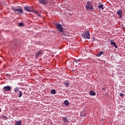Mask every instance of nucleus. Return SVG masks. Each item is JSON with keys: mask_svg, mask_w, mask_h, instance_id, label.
I'll return each instance as SVG.
<instances>
[{"mask_svg": "<svg viewBox=\"0 0 125 125\" xmlns=\"http://www.w3.org/2000/svg\"><path fill=\"white\" fill-rule=\"evenodd\" d=\"M24 9L27 12H33L35 14H37V16H41V15L38 13L37 11H35L33 8H32V7L24 6Z\"/></svg>", "mask_w": 125, "mask_h": 125, "instance_id": "f257e3e1", "label": "nucleus"}, {"mask_svg": "<svg viewBox=\"0 0 125 125\" xmlns=\"http://www.w3.org/2000/svg\"><path fill=\"white\" fill-rule=\"evenodd\" d=\"M85 8L88 11H93V6L90 1L88 2L85 6Z\"/></svg>", "mask_w": 125, "mask_h": 125, "instance_id": "f03ea898", "label": "nucleus"}, {"mask_svg": "<svg viewBox=\"0 0 125 125\" xmlns=\"http://www.w3.org/2000/svg\"><path fill=\"white\" fill-rule=\"evenodd\" d=\"M83 39H87L89 40L90 39V35H89V32L88 31H85L82 34Z\"/></svg>", "mask_w": 125, "mask_h": 125, "instance_id": "7ed1b4c3", "label": "nucleus"}, {"mask_svg": "<svg viewBox=\"0 0 125 125\" xmlns=\"http://www.w3.org/2000/svg\"><path fill=\"white\" fill-rule=\"evenodd\" d=\"M12 10L15 12L16 14H21L23 13V9L22 8L16 9L15 8L13 7Z\"/></svg>", "mask_w": 125, "mask_h": 125, "instance_id": "20e7f679", "label": "nucleus"}, {"mask_svg": "<svg viewBox=\"0 0 125 125\" xmlns=\"http://www.w3.org/2000/svg\"><path fill=\"white\" fill-rule=\"evenodd\" d=\"M56 27L57 30H58V31H59V32H61V33L63 32V26H62V25H61V24H60L59 23H56Z\"/></svg>", "mask_w": 125, "mask_h": 125, "instance_id": "39448f33", "label": "nucleus"}, {"mask_svg": "<svg viewBox=\"0 0 125 125\" xmlns=\"http://www.w3.org/2000/svg\"><path fill=\"white\" fill-rule=\"evenodd\" d=\"M39 1L41 4H46L48 2V0H39Z\"/></svg>", "mask_w": 125, "mask_h": 125, "instance_id": "423d86ee", "label": "nucleus"}, {"mask_svg": "<svg viewBox=\"0 0 125 125\" xmlns=\"http://www.w3.org/2000/svg\"><path fill=\"white\" fill-rule=\"evenodd\" d=\"M117 14L119 15V18H122L123 17V10H119L117 12Z\"/></svg>", "mask_w": 125, "mask_h": 125, "instance_id": "0eeeda50", "label": "nucleus"}, {"mask_svg": "<svg viewBox=\"0 0 125 125\" xmlns=\"http://www.w3.org/2000/svg\"><path fill=\"white\" fill-rule=\"evenodd\" d=\"M11 89V87L10 86H6L3 87L4 91H9Z\"/></svg>", "mask_w": 125, "mask_h": 125, "instance_id": "6e6552de", "label": "nucleus"}, {"mask_svg": "<svg viewBox=\"0 0 125 125\" xmlns=\"http://www.w3.org/2000/svg\"><path fill=\"white\" fill-rule=\"evenodd\" d=\"M62 121H63V123H68V118L67 117H62Z\"/></svg>", "mask_w": 125, "mask_h": 125, "instance_id": "1a4fd4ad", "label": "nucleus"}, {"mask_svg": "<svg viewBox=\"0 0 125 125\" xmlns=\"http://www.w3.org/2000/svg\"><path fill=\"white\" fill-rule=\"evenodd\" d=\"M42 54V51L40 50L35 55V58H38L40 55Z\"/></svg>", "mask_w": 125, "mask_h": 125, "instance_id": "9d476101", "label": "nucleus"}, {"mask_svg": "<svg viewBox=\"0 0 125 125\" xmlns=\"http://www.w3.org/2000/svg\"><path fill=\"white\" fill-rule=\"evenodd\" d=\"M104 54V52H103V51L99 52L97 54V57H100V56H101L102 55V54Z\"/></svg>", "mask_w": 125, "mask_h": 125, "instance_id": "9b49d317", "label": "nucleus"}, {"mask_svg": "<svg viewBox=\"0 0 125 125\" xmlns=\"http://www.w3.org/2000/svg\"><path fill=\"white\" fill-rule=\"evenodd\" d=\"M89 93H90V95H93V96H95V95H96V93H95L93 91H90Z\"/></svg>", "mask_w": 125, "mask_h": 125, "instance_id": "f8f14e48", "label": "nucleus"}, {"mask_svg": "<svg viewBox=\"0 0 125 125\" xmlns=\"http://www.w3.org/2000/svg\"><path fill=\"white\" fill-rule=\"evenodd\" d=\"M98 7L100 8V9H104V5L103 4H100L98 6Z\"/></svg>", "mask_w": 125, "mask_h": 125, "instance_id": "ddd939ff", "label": "nucleus"}, {"mask_svg": "<svg viewBox=\"0 0 125 125\" xmlns=\"http://www.w3.org/2000/svg\"><path fill=\"white\" fill-rule=\"evenodd\" d=\"M86 114H85V112H82L81 113V116L83 117V118H84V117H85Z\"/></svg>", "mask_w": 125, "mask_h": 125, "instance_id": "4468645a", "label": "nucleus"}, {"mask_svg": "<svg viewBox=\"0 0 125 125\" xmlns=\"http://www.w3.org/2000/svg\"><path fill=\"white\" fill-rule=\"evenodd\" d=\"M114 42V40H112L110 41V43L111 44V45H116V42Z\"/></svg>", "mask_w": 125, "mask_h": 125, "instance_id": "2eb2a0df", "label": "nucleus"}, {"mask_svg": "<svg viewBox=\"0 0 125 125\" xmlns=\"http://www.w3.org/2000/svg\"><path fill=\"white\" fill-rule=\"evenodd\" d=\"M50 93H51V94H55V93H56V91H55V89H52Z\"/></svg>", "mask_w": 125, "mask_h": 125, "instance_id": "dca6fc26", "label": "nucleus"}, {"mask_svg": "<svg viewBox=\"0 0 125 125\" xmlns=\"http://www.w3.org/2000/svg\"><path fill=\"white\" fill-rule=\"evenodd\" d=\"M64 103L66 106H69V101H68V100H65Z\"/></svg>", "mask_w": 125, "mask_h": 125, "instance_id": "f3484780", "label": "nucleus"}, {"mask_svg": "<svg viewBox=\"0 0 125 125\" xmlns=\"http://www.w3.org/2000/svg\"><path fill=\"white\" fill-rule=\"evenodd\" d=\"M19 92L20 93H19V98H21V97H22V95H23V94L22 93V91H20Z\"/></svg>", "mask_w": 125, "mask_h": 125, "instance_id": "a211bd4d", "label": "nucleus"}, {"mask_svg": "<svg viewBox=\"0 0 125 125\" xmlns=\"http://www.w3.org/2000/svg\"><path fill=\"white\" fill-rule=\"evenodd\" d=\"M15 125H21V121H19L16 123Z\"/></svg>", "mask_w": 125, "mask_h": 125, "instance_id": "6ab92c4d", "label": "nucleus"}, {"mask_svg": "<svg viewBox=\"0 0 125 125\" xmlns=\"http://www.w3.org/2000/svg\"><path fill=\"white\" fill-rule=\"evenodd\" d=\"M14 91L16 92H19V91H20L19 90V89L18 88H14Z\"/></svg>", "mask_w": 125, "mask_h": 125, "instance_id": "aec40b11", "label": "nucleus"}, {"mask_svg": "<svg viewBox=\"0 0 125 125\" xmlns=\"http://www.w3.org/2000/svg\"><path fill=\"white\" fill-rule=\"evenodd\" d=\"M23 25H24V24L22 22H20L19 23V26H20V27H22V26H23Z\"/></svg>", "mask_w": 125, "mask_h": 125, "instance_id": "412c9836", "label": "nucleus"}, {"mask_svg": "<svg viewBox=\"0 0 125 125\" xmlns=\"http://www.w3.org/2000/svg\"><path fill=\"white\" fill-rule=\"evenodd\" d=\"M64 84L66 85L67 87H69V86L70 85V84H68L67 83H64Z\"/></svg>", "mask_w": 125, "mask_h": 125, "instance_id": "4be33fe9", "label": "nucleus"}, {"mask_svg": "<svg viewBox=\"0 0 125 125\" xmlns=\"http://www.w3.org/2000/svg\"><path fill=\"white\" fill-rule=\"evenodd\" d=\"M3 119H5V120H7V117H6L5 116H3Z\"/></svg>", "mask_w": 125, "mask_h": 125, "instance_id": "5701e85b", "label": "nucleus"}, {"mask_svg": "<svg viewBox=\"0 0 125 125\" xmlns=\"http://www.w3.org/2000/svg\"><path fill=\"white\" fill-rule=\"evenodd\" d=\"M120 96H122V97L124 96V93H121L120 94Z\"/></svg>", "mask_w": 125, "mask_h": 125, "instance_id": "b1692460", "label": "nucleus"}, {"mask_svg": "<svg viewBox=\"0 0 125 125\" xmlns=\"http://www.w3.org/2000/svg\"><path fill=\"white\" fill-rule=\"evenodd\" d=\"M114 46H115V48H118V47L117 46L116 44H115V45H114Z\"/></svg>", "mask_w": 125, "mask_h": 125, "instance_id": "393cba45", "label": "nucleus"}, {"mask_svg": "<svg viewBox=\"0 0 125 125\" xmlns=\"http://www.w3.org/2000/svg\"><path fill=\"white\" fill-rule=\"evenodd\" d=\"M80 61H81V60H77V62H80Z\"/></svg>", "mask_w": 125, "mask_h": 125, "instance_id": "a878e982", "label": "nucleus"}, {"mask_svg": "<svg viewBox=\"0 0 125 125\" xmlns=\"http://www.w3.org/2000/svg\"><path fill=\"white\" fill-rule=\"evenodd\" d=\"M74 62H75V63H77L78 61H74Z\"/></svg>", "mask_w": 125, "mask_h": 125, "instance_id": "bb28decb", "label": "nucleus"}, {"mask_svg": "<svg viewBox=\"0 0 125 125\" xmlns=\"http://www.w3.org/2000/svg\"><path fill=\"white\" fill-rule=\"evenodd\" d=\"M105 88H104V90H105Z\"/></svg>", "mask_w": 125, "mask_h": 125, "instance_id": "cd10ccee", "label": "nucleus"}]
</instances>
